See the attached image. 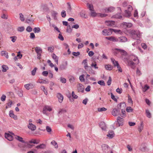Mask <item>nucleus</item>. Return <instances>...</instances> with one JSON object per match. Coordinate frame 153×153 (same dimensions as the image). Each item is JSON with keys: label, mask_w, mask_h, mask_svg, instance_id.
Instances as JSON below:
<instances>
[{"label": "nucleus", "mask_w": 153, "mask_h": 153, "mask_svg": "<svg viewBox=\"0 0 153 153\" xmlns=\"http://www.w3.org/2000/svg\"><path fill=\"white\" fill-rule=\"evenodd\" d=\"M126 106V104L124 102H121L117 105L118 109L114 108L113 109L112 112V114L114 116H116L118 115L120 112V110L119 109H121L122 106L125 107Z\"/></svg>", "instance_id": "nucleus-1"}, {"label": "nucleus", "mask_w": 153, "mask_h": 153, "mask_svg": "<svg viewBox=\"0 0 153 153\" xmlns=\"http://www.w3.org/2000/svg\"><path fill=\"white\" fill-rule=\"evenodd\" d=\"M130 33L134 39H140L141 36V34L138 30H132L130 31Z\"/></svg>", "instance_id": "nucleus-2"}, {"label": "nucleus", "mask_w": 153, "mask_h": 153, "mask_svg": "<svg viewBox=\"0 0 153 153\" xmlns=\"http://www.w3.org/2000/svg\"><path fill=\"white\" fill-rule=\"evenodd\" d=\"M12 134L15 136V138L19 140V141L25 143V146L28 148H31L33 145H31L29 143L25 142V141L23 140V138L19 136L15 135L13 133Z\"/></svg>", "instance_id": "nucleus-3"}, {"label": "nucleus", "mask_w": 153, "mask_h": 153, "mask_svg": "<svg viewBox=\"0 0 153 153\" xmlns=\"http://www.w3.org/2000/svg\"><path fill=\"white\" fill-rule=\"evenodd\" d=\"M102 148L103 153H113L110 148L106 144H102Z\"/></svg>", "instance_id": "nucleus-4"}, {"label": "nucleus", "mask_w": 153, "mask_h": 153, "mask_svg": "<svg viewBox=\"0 0 153 153\" xmlns=\"http://www.w3.org/2000/svg\"><path fill=\"white\" fill-rule=\"evenodd\" d=\"M111 28L103 30L102 32V35L104 36H109L112 34V31Z\"/></svg>", "instance_id": "nucleus-5"}, {"label": "nucleus", "mask_w": 153, "mask_h": 153, "mask_svg": "<svg viewBox=\"0 0 153 153\" xmlns=\"http://www.w3.org/2000/svg\"><path fill=\"white\" fill-rule=\"evenodd\" d=\"M129 59L130 61H134L137 64H138L139 62L137 57L133 55H131L129 56Z\"/></svg>", "instance_id": "nucleus-6"}, {"label": "nucleus", "mask_w": 153, "mask_h": 153, "mask_svg": "<svg viewBox=\"0 0 153 153\" xmlns=\"http://www.w3.org/2000/svg\"><path fill=\"white\" fill-rule=\"evenodd\" d=\"M123 120L124 119L123 118H121L120 117H118L117 118L116 125H118V126H123Z\"/></svg>", "instance_id": "nucleus-7"}, {"label": "nucleus", "mask_w": 153, "mask_h": 153, "mask_svg": "<svg viewBox=\"0 0 153 153\" xmlns=\"http://www.w3.org/2000/svg\"><path fill=\"white\" fill-rule=\"evenodd\" d=\"M127 41V39L125 37L122 36L117 38L118 42H126Z\"/></svg>", "instance_id": "nucleus-8"}, {"label": "nucleus", "mask_w": 153, "mask_h": 153, "mask_svg": "<svg viewBox=\"0 0 153 153\" xmlns=\"http://www.w3.org/2000/svg\"><path fill=\"white\" fill-rule=\"evenodd\" d=\"M82 63L84 64V68L86 71H88L89 68L91 69V67L88 66L87 60L86 59L84 60Z\"/></svg>", "instance_id": "nucleus-9"}, {"label": "nucleus", "mask_w": 153, "mask_h": 153, "mask_svg": "<svg viewBox=\"0 0 153 153\" xmlns=\"http://www.w3.org/2000/svg\"><path fill=\"white\" fill-rule=\"evenodd\" d=\"M114 135V131L112 130H111L109 131L108 134H107V136L110 139L112 138Z\"/></svg>", "instance_id": "nucleus-10"}, {"label": "nucleus", "mask_w": 153, "mask_h": 153, "mask_svg": "<svg viewBox=\"0 0 153 153\" xmlns=\"http://www.w3.org/2000/svg\"><path fill=\"white\" fill-rule=\"evenodd\" d=\"M105 38L113 42H117V38L113 36L110 37H106Z\"/></svg>", "instance_id": "nucleus-11"}, {"label": "nucleus", "mask_w": 153, "mask_h": 153, "mask_svg": "<svg viewBox=\"0 0 153 153\" xmlns=\"http://www.w3.org/2000/svg\"><path fill=\"white\" fill-rule=\"evenodd\" d=\"M28 127L32 131H34L36 130V126L32 123H29V125H28Z\"/></svg>", "instance_id": "nucleus-12"}, {"label": "nucleus", "mask_w": 153, "mask_h": 153, "mask_svg": "<svg viewBox=\"0 0 153 153\" xmlns=\"http://www.w3.org/2000/svg\"><path fill=\"white\" fill-rule=\"evenodd\" d=\"M9 115L10 117L13 118L15 120L17 119V116L14 115L13 111L11 110L9 111Z\"/></svg>", "instance_id": "nucleus-13"}, {"label": "nucleus", "mask_w": 153, "mask_h": 153, "mask_svg": "<svg viewBox=\"0 0 153 153\" xmlns=\"http://www.w3.org/2000/svg\"><path fill=\"white\" fill-rule=\"evenodd\" d=\"M5 137L8 140L10 141L12 140L13 139V137L9 134L5 133Z\"/></svg>", "instance_id": "nucleus-14"}, {"label": "nucleus", "mask_w": 153, "mask_h": 153, "mask_svg": "<svg viewBox=\"0 0 153 153\" xmlns=\"http://www.w3.org/2000/svg\"><path fill=\"white\" fill-rule=\"evenodd\" d=\"M57 97L58 98L59 102L60 103H61L63 100V96L60 93H58L57 94Z\"/></svg>", "instance_id": "nucleus-15"}, {"label": "nucleus", "mask_w": 153, "mask_h": 153, "mask_svg": "<svg viewBox=\"0 0 153 153\" xmlns=\"http://www.w3.org/2000/svg\"><path fill=\"white\" fill-rule=\"evenodd\" d=\"M78 90L79 92H83L84 91V86L81 84H79L78 87Z\"/></svg>", "instance_id": "nucleus-16"}, {"label": "nucleus", "mask_w": 153, "mask_h": 153, "mask_svg": "<svg viewBox=\"0 0 153 153\" xmlns=\"http://www.w3.org/2000/svg\"><path fill=\"white\" fill-rule=\"evenodd\" d=\"M100 126L103 130H105L106 129V127L105 123L103 122H100L99 124Z\"/></svg>", "instance_id": "nucleus-17"}, {"label": "nucleus", "mask_w": 153, "mask_h": 153, "mask_svg": "<svg viewBox=\"0 0 153 153\" xmlns=\"http://www.w3.org/2000/svg\"><path fill=\"white\" fill-rule=\"evenodd\" d=\"M115 50L120 52L122 55L126 56L127 55V52L124 50H121L118 48H115Z\"/></svg>", "instance_id": "nucleus-18"}, {"label": "nucleus", "mask_w": 153, "mask_h": 153, "mask_svg": "<svg viewBox=\"0 0 153 153\" xmlns=\"http://www.w3.org/2000/svg\"><path fill=\"white\" fill-rule=\"evenodd\" d=\"M131 12L128 10H125L124 16L127 17H129L131 16Z\"/></svg>", "instance_id": "nucleus-19"}, {"label": "nucleus", "mask_w": 153, "mask_h": 153, "mask_svg": "<svg viewBox=\"0 0 153 153\" xmlns=\"http://www.w3.org/2000/svg\"><path fill=\"white\" fill-rule=\"evenodd\" d=\"M127 62L129 66H130L133 68H134V65L135 63H134L132 61H130L129 60H127Z\"/></svg>", "instance_id": "nucleus-20"}, {"label": "nucleus", "mask_w": 153, "mask_h": 153, "mask_svg": "<svg viewBox=\"0 0 153 153\" xmlns=\"http://www.w3.org/2000/svg\"><path fill=\"white\" fill-rule=\"evenodd\" d=\"M105 23L107 26H112L115 25V22L114 21H106L105 22Z\"/></svg>", "instance_id": "nucleus-21"}, {"label": "nucleus", "mask_w": 153, "mask_h": 153, "mask_svg": "<svg viewBox=\"0 0 153 153\" xmlns=\"http://www.w3.org/2000/svg\"><path fill=\"white\" fill-rule=\"evenodd\" d=\"M52 58L54 60L55 62L57 64H58V57L56 55L53 53L52 55Z\"/></svg>", "instance_id": "nucleus-22"}, {"label": "nucleus", "mask_w": 153, "mask_h": 153, "mask_svg": "<svg viewBox=\"0 0 153 153\" xmlns=\"http://www.w3.org/2000/svg\"><path fill=\"white\" fill-rule=\"evenodd\" d=\"M114 10V8L113 7H110L109 8H106L105 10L106 12H111L113 11Z\"/></svg>", "instance_id": "nucleus-23"}, {"label": "nucleus", "mask_w": 153, "mask_h": 153, "mask_svg": "<svg viewBox=\"0 0 153 153\" xmlns=\"http://www.w3.org/2000/svg\"><path fill=\"white\" fill-rule=\"evenodd\" d=\"M52 16L53 17V18L54 20H56L57 19L56 15H57L58 13L56 12L53 11H52L51 13Z\"/></svg>", "instance_id": "nucleus-24"}, {"label": "nucleus", "mask_w": 153, "mask_h": 153, "mask_svg": "<svg viewBox=\"0 0 153 153\" xmlns=\"http://www.w3.org/2000/svg\"><path fill=\"white\" fill-rule=\"evenodd\" d=\"M1 53L2 56H4L7 59L8 58V53L6 51H2L1 52Z\"/></svg>", "instance_id": "nucleus-25"}, {"label": "nucleus", "mask_w": 153, "mask_h": 153, "mask_svg": "<svg viewBox=\"0 0 153 153\" xmlns=\"http://www.w3.org/2000/svg\"><path fill=\"white\" fill-rule=\"evenodd\" d=\"M111 60L114 67L117 66L119 65L118 62L114 59L111 58Z\"/></svg>", "instance_id": "nucleus-26"}, {"label": "nucleus", "mask_w": 153, "mask_h": 153, "mask_svg": "<svg viewBox=\"0 0 153 153\" xmlns=\"http://www.w3.org/2000/svg\"><path fill=\"white\" fill-rule=\"evenodd\" d=\"M87 7L88 9L90 11H91L94 9L93 6L92 4L88 3L86 4Z\"/></svg>", "instance_id": "nucleus-27"}, {"label": "nucleus", "mask_w": 153, "mask_h": 153, "mask_svg": "<svg viewBox=\"0 0 153 153\" xmlns=\"http://www.w3.org/2000/svg\"><path fill=\"white\" fill-rule=\"evenodd\" d=\"M45 146L46 145L45 144H42L36 146V148L37 149H44L45 147Z\"/></svg>", "instance_id": "nucleus-28"}, {"label": "nucleus", "mask_w": 153, "mask_h": 153, "mask_svg": "<svg viewBox=\"0 0 153 153\" xmlns=\"http://www.w3.org/2000/svg\"><path fill=\"white\" fill-rule=\"evenodd\" d=\"M105 68L107 70L110 71L112 70L113 69L112 66L109 64L105 65Z\"/></svg>", "instance_id": "nucleus-29"}, {"label": "nucleus", "mask_w": 153, "mask_h": 153, "mask_svg": "<svg viewBox=\"0 0 153 153\" xmlns=\"http://www.w3.org/2000/svg\"><path fill=\"white\" fill-rule=\"evenodd\" d=\"M35 51L36 53H42V51L41 48L39 47H36L35 48Z\"/></svg>", "instance_id": "nucleus-30"}, {"label": "nucleus", "mask_w": 153, "mask_h": 153, "mask_svg": "<svg viewBox=\"0 0 153 153\" xmlns=\"http://www.w3.org/2000/svg\"><path fill=\"white\" fill-rule=\"evenodd\" d=\"M2 71L3 72H6L9 69L8 66L5 65H3L2 66Z\"/></svg>", "instance_id": "nucleus-31"}, {"label": "nucleus", "mask_w": 153, "mask_h": 153, "mask_svg": "<svg viewBox=\"0 0 153 153\" xmlns=\"http://www.w3.org/2000/svg\"><path fill=\"white\" fill-rule=\"evenodd\" d=\"M80 15L82 17L86 18L87 17V16L85 15V12L82 11L80 12Z\"/></svg>", "instance_id": "nucleus-32"}, {"label": "nucleus", "mask_w": 153, "mask_h": 153, "mask_svg": "<svg viewBox=\"0 0 153 153\" xmlns=\"http://www.w3.org/2000/svg\"><path fill=\"white\" fill-rule=\"evenodd\" d=\"M112 17L116 19H120L122 18V16L120 15V13H119L113 16Z\"/></svg>", "instance_id": "nucleus-33"}, {"label": "nucleus", "mask_w": 153, "mask_h": 153, "mask_svg": "<svg viewBox=\"0 0 153 153\" xmlns=\"http://www.w3.org/2000/svg\"><path fill=\"white\" fill-rule=\"evenodd\" d=\"M33 31L35 33H38L40 32L41 29L39 27H34Z\"/></svg>", "instance_id": "nucleus-34"}, {"label": "nucleus", "mask_w": 153, "mask_h": 153, "mask_svg": "<svg viewBox=\"0 0 153 153\" xmlns=\"http://www.w3.org/2000/svg\"><path fill=\"white\" fill-rule=\"evenodd\" d=\"M143 122H142L141 123L140 126H139L138 128V130L140 132L142 130H143Z\"/></svg>", "instance_id": "nucleus-35"}, {"label": "nucleus", "mask_w": 153, "mask_h": 153, "mask_svg": "<svg viewBox=\"0 0 153 153\" xmlns=\"http://www.w3.org/2000/svg\"><path fill=\"white\" fill-rule=\"evenodd\" d=\"M40 142L39 140H36L35 139H32L31 141H30L29 143H33L34 144H38Z\"/></svg>", "instance_id": "nucleus-36"}, {"label": "nucleus", "mask_w": 153, "mask_h": 153, "mask_svg": "<svg viewBox=\"0 0 153 153\" xmlns=\"http://www.w3.org/2000/svg\"><path fill=\"white\" fill-rule=\"evenodd\" d=\"M90 13V15L92 17H95L97 15V13L95 12L94 9H93L91 11Z\"/></svg>", "instance_id": "nucleus-37"}, {"label": "nucleus", "mask_w": 153, "mask_h": 153, "mask_svg": "<svg viewBox=\"0 0 153 153\" xmlns=\"http://www.w3.org/2000/svg\"><path fill=\"white\" fill-rule=\"evenodd\" d=\"M51 143L54 146L55 148H57L58 147L57 144L55 140H53Z\"/></svg>", "instance_id": "nucleus-38"}, {"label": "nucleus", "mask_w": 153, "mask_h": 153, "mask_svg": "<svg viewBox=\"0 0 153 153\" xmlns=\"http://www.w3.org/2000/svg\"><path fill=\"white\" fill-rule=\"evenodd\" d=\"M126 26L128 28H130L132 26V25L130 23L124 22L123 24Z\"/></svg>", "instance_id": "nucleus-39"}, {"label": "nucleus", "mask_w": 153, "mask_h": 153, "mask_svg": "<svg viewBox=\"0 0 153 153\" xmlns=\"http://www.w3.org/2000/svg\"><path fill=\"white\" fill-rule=\"evenodd\" d=\"M32 86V85L31 84H25L24 85L25 87L28 90H29L30 89V87Z\"/></svg>", "instance_id": "nucleus-40"}, {"label": "nucleus", "mask_w": 153, "mask_h": 153, "mask_svg": "<svg viewBox=\"0 0 153 153\" xmlns=\"http://www.w3.org/2000/svg\"><path fill=\"white\" fill-rule=\"evenodd\" d=\"M44 109H45L46 111H51L52 110V109L51 107L48 106H45L44 107Z\"/></svg>", "instance_id": "nucleus-41"}, {"label": "nucleus", "mask_w": 153, "mask_h": 153, "mask_svg": "<svg viewBox=\"0 0 153 153\" xmlns=\"http://www.w3.org/2000/svg\"><path fill=\"white\" fill-rule=\"evenodd\" d=\"M84 76H85V75L84 74H82L79 76V79L80 80L81 82H84L85 81V79H84Z\"/></svg>", "instance_id": "nucleus-42"}, {"label": "nucleus", "mask_w": 153, "mask_h": 153, "mask_svg": "<svg viewBox=\"0 0 153 153\" xmlns=\"http://www.w3.org/2000/svg\"><path fill=\"white\" fill-rule=\"evenodd\" d=\"M146 112L147 117L149 118H151V114L150 113L149 111L148 110H146Z\"/></svg>", "instance_id": "nucleus-43"}, {"label": "nucleus", "mask_w": 153, "mask_h": 153, "mask_svg": "<svg viewBox=\"0 0 153 153\" xmlns=\"http://www.w3.org/2000/svg\"><path fill=\"white\" fill-rule=\"evenodd\" d=\"M126 110L128 112H131L133 111V109L131 107L129 106L127 107Z\"/></svg>", "instance_id": "nucleus-44"}, {"label": "nucleus", "mask_w": 153, "mask_h": 153, "mask_svg": "<svg viewBox=\"0 0 153 153\" xmlns=\"http://www.w3.org/2000/svg\"><path fill=\"white\" fill-rule=\"evenodd\" d=\"M54 48V47L53 46H50L48 48V51L52 52H53Z\"/></svg>", "instance_id": "nucleus-45"}, {"label": "nucleus", "mask_w": 153, "mask_h": 153, "mask_svg": "<svg viewBox=\"0 0 153 153\" xmlns=\"http://www.w3.org/2000/svg\"><path fill=\"white\" fill-rule=\"evenodd\" d=\"M67 26L68 27L66 30L67 32H68L69 33H71L72 31V29L71 28V26L69 25Z\"/></svg>", "instance_id": "nucleus-46"}, {"label": "nucleus", "mask_w": 153, "mask_h": 153, "mask_svg": "<svg viewBox=\"0 0 153 153\" xmlns=\"http://www.w3.org/2000/svg\"><path fill=\"white\" fill-rule=\"evenodd\" d=\"M10 38L11 39V41L13 42H14L16 41L17 39V37L16 36H10Z\"/></svg>", "instance_id": "nucleus-47"}, {"label": "nucleus", "mask_w": 153, "mask_h": 153, "mask_svg": "<svg viewBox=\"0 0 153 153\" xmlns=\"http://www.w3.org/2000/svg\"><path fill=\"white\" fill-rule=\"evenodd\" d=\"M107 110V109L104 107L101 108H98V111L99 112H102V111H105Z\"/></svg>", "instance_id": "nucleus-48"}, {"label": "nucleus", "mask_w": 153, "mask_h": 153, "mask_svg": "<svg viewBox=\"0 0 153 153\" xmlns=\"http://www.w3.org/2000/svg\"><path fill=\"white\" fill-rule=\"evenodd\" d=\"M25 28L24 27H19L17 28V30L18 31L20 32H22L24 30Z\"/></svg>", "instance_id": "nucleus-49"}, {"label": "nucleus", "mask_w": 153, "mask_h": 153, "mask_svg": "<svg viewBox=\"0 0 153 153\" xmlns=\"http://www.w3.org/2000/svg\"><path fill=\"white\" fill-rule=\"evenodd\" d=\"M19 16L20 19V20L22 22L24 21L25 20V19L22 13H20L19 14Z\"/></svg>", "instance_id": "nucleus-50"}, {"label": "nucleus", "mask_w": 153, "mask_h": 153, "mask_svg": "<svg viewBox=\"0 0 153 153\" xmlns=\"http://www.w3.org/2000/svg\"><path fill=\"white\" fill-rule=\"evenodd\" d=\"M37 69V68L36 67L34 68L33 70L31 71V74L33 76H34L35 75L36 70Z\"/></svg>", "instance_id": "nucleus-51"}, {"label": "nucleus", "mask_w": 153, "mask_h": 153, "mask_svg": "<svg viewBox=\"0 0 153 153\" xmlns=\"http://www.w3.org/2000/svg\"><path fill=\"white\" fill-rule=\"evenodd\" d=\"M98 83L100 85L102 86H105V84L103 80H100L98 82Z\"/></svg>", "instance_id": "nucleus-52"}, {"label": "nucleus", "mask_w": 153, "mask_h": 153, "mask_svg": "<svg viewBox=\"0 0 153 153\" xmlns=\"http://www.w3.org/2000/svg\"><path fill=\"white\" fill-rule=\"evenodd\" d=\"M41 88L42 90H43L45 93V94L47 95L48 94V92L47 91H46L45 89V87L44 86H42L41 87Z\"/></svg>", "instance_id": "nucleus-53"}, {"label": "nucleus", "mask_w": 153, "mask_h": 153, "mask_svg": "<svg viewBox=\"0 0 153 153\" xmlns=\"http://www.w3.org/2000/svg\"><path fill=\"white\" fill-rule=\"evenodd\" d=\"M46 130L49 133H51V130H52L51 128L48 126H46Z\"/></svg>", "instance_id": "nucleus-54"}, {"label": "nucleus", "mask_w": 153, "mask_h": 153, "mask_svg": "<svg viewBox=\"0 0 153 153\" xmlns=\"http://www.w3.org/2000/svg\"><path fill=\"white\" fill-rule=\"evenodd\" d=\"M91 66L92 67H94L95 69H98V68L97 66V64L96 62H95L94 63H92L91 65Z\"/></svg>", "instance_id": "nucleus-55"}, {"label": "nucleus", "mask_w": 153, "mask_h": 153, "mask_svg": "<svg viewBox=\"0 0 153 153\" xmlns=\"http://www.w3.org/2000/svg\"><path fill=\"white\" fill-rule=\"evenodd\" d=\"M61 15L62 17L65 18L66 16V13L65 11V10H63L61 13Z\"/></svg>", "instance_id": "nucleus-56"}, {"label": "nucleus", "mask_w": 153, "mask_h": 153, "mask_svg": "<svg viewBox=\"0 0 153 153\" xmlns=\"http://www.w3.org/2000/svg\"><path fill=\"white\" fill-rule=\"evenodd\" d=\"M128 103H131L132 104H133V101L132 100V99L131 97L129 96V95H128Z\"/></svg>", "instance_id": "nucleus-57"}, {"label": "nucleus", "mask_w": 153, "mask_h": 153, "mask_svg": "<svg viewBox=\"0 0 153 153\" xmlns=\"http://www.w3.org/2000/svg\"><path fill=\"white\" fill-rule=\"evenodd\" d=\"M80 53L79 52V51H78L76 52H73L72 53V54L74 56H79V55H80Z\"/></svg>", "instance_id": "nucleus-58"}, {"label": "nucleus", "mask_w": 153, "mask_h": 153, "mask_svg": "<svg viewBox=\"0 0 153 153\" xmlns=\"http://www.w3.org/2000/svg\"><path fill=\"white\" fill-rule=\"evenodd\" d=\"M111 99L114 100L115 101L117 102V100L115 98L114 96L113 95L112 93H111Z\"/></svg>", "instance_id": "nucleus-59"}, {"label": "nucleus", "mask_w": 153, "mask_h": 153, "mask_svg": "<svg viewBox=\"0 0 153 153\" xmlns=\"http://www.w3.org/2000/svg\"><path fill=\"white\" fill-rule=\"evenodd\" d=\"M88 71H89V74H92L94 75L95 74V71L94 70H93L91 68V69L89 68Z\"/></svg>", "instance_id": "nucleus-60"}, {"label": "nucleus", "mask_w": 153, "mask_h": 153, "mask_svg": "<svg viewBox=\"0 0 153 153\" xmlns=\"http://www.w3.org/2000/svg\"><path fill=\"white\" fill-rule=\"evenodd\" d=\"M26 30L27 31L30 32L32 31V28L30 26H29L27 27Z\"/></svg>", "instance_id": "nucleus-61"}, {"label": "nucleus", "mask_w": 153, "mask_h": 153, "mask_svg": "<svg viewBox=\"0 0 153 153\" xmlns=\"http://www.w3.org/2000/svg\"><path fill=\"white\" fill-rule=\"evenodd\" d=\"M6 98V96L5 95L3 94L1 97V100L2 101H4L5 100Z\"/></svg>", "instance_id": "nucleus-62"}, {"label": "nucleus", "mask_w": 153, "mask_h": 153, "mask_svg": "<svg viewBox=\"0 0 153 153\" xmlns=\"http://www.w3.org/2000/svg\"><path fill=\"white\" fill-rule=\"evenodd\" d=\"M72 97L75 99H76L78 98V96L77 95H76L74 91H73L72 93Z\"/></svg>", "instance_id": "nucleus-63"}, {"label": "nucleus", "mask_w": 153, "mask_h": 153, "mask_svg": "<svg viewBox=\"0 0 153 153\" xmlns=\"http://www.w3.org/2000/svg\"><path fill=\"white\" fill-rule=\"evenodd\" d=\"M42 74L43 76H47L48 75V72L46 71H44L42 72Z\"/></svg>", "instance_id": "nucleus-64"}]
</instances>
